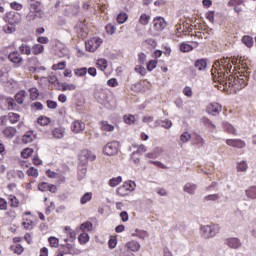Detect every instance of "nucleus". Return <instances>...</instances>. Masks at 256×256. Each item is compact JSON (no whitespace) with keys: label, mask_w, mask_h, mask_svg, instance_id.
I'll return each mask as SVG.
<instances>
[{"label":"nucleus","mask_w":256,"mask_h":256,"mask_svg":"<svg viewBox=\"0 0 256 256\" xmlns=\"http://www.w3.org/2000/svg\"><path fill=\"white\" fill-rule=\"evenodd\" d=\"M116 193L119 195V197H127V195H129V190L124 185H122L117 188Z\"/></svg>","instance_id":"nucleus-26"},{"label":"nucleus","mask_w":256,"mask_h":256,"mask_svg":"<svg viewBox=\"0 0 256 256\" xmlns=\"http://www.w3.org/2000/svg\"><path fill=\"white\" fill-rule=\"evenodd\" d=\"M248 199H256V186H251L245 190Z\"/></svg>","instance_id":"nucleus-23"},{"label":"nucleus","mask_w":256,"mask_h":256,"mask_svg":"<svg viewBox=\"0 0 256 256\" xmlns=\"http://www.w3.org/2000/svg\"><path fill=\"white\" fill-rule=\"evenodd\" d=\"M194 65L198 71H205L207 69V61L205 59L196 60Z\"/></svg>","instance_id":"nucleus-19"},{"label":"nucleus","mask_w":256,"mask_h":256,"mask_svg":"<svg viewBox=\"0 0 256 256\" xmlns=\"http://www.w3.org/2000/svg\"><path fill=\"white\" fill-rule=\"evenodd\" d=\"M29 93H30V99L32 101H37V99H39V89H37V88H30L29 89Z\"/></svg>","instance_id":"nucleus-31"},{"label":"nucleus","mask_w":256,"mask_h":256,"mask_svg":"<svg viewBox=\"0 0 256 256\" xmlns=\"http://www.w3.org/2000/svg\"><path fill=\"white\" fill-rule=\"evenodd\" d=\"M201 231L205 239H211V237H215V235L219 233V225L217 224L206 225L201 228Z\"/></svg>","instance_id":"nucleus-2"},{"label":"nucleus","mask_w":256,"mask_h":256,"mask_svg":"<svg viewBox=\"0 0 256 256\" xmlns=\"http://www.w3.org/2000/svg\"><path fill=\"white\" fill-rule=\"evenodd\" d=\"M28 177H39V170L35 167H31L27 170Z\"/></svg>","instance_id":"nucleus-45"},{"label":"nucleus","mask_w":256,"mask_h":256,"mask_svg":"<svg viewBox=\"0 0 256 256\" xmlns=\"http://www.w3.org/2000/svg\"><path fill=\"white\" fill-rule=\"evenodd\" d=\"M135 71H136V73H139L140 75H142V77H145V75H147V70L145 69V67H143L141 65L136 66Z\"/></svg>","instance_id":"nucleus-55"},{"label":"nucleus","mask_w":256,"mask_h":256,"mask_svg":"<svg viewBox=\"0 0 256 256\" xmlns=\"http://www.w3.org/2000/svg\"><path fill=\"white\" fill-rule=\"evenodd\" d=\"M25 97H27V92L24 90H21L20 92H18L15 95V101L19 104V105H23V103L25 102Z\"/></svg>","instance_id":"nucleus-18"},{"label":"nucleus","mask_w":256,"mask_h":256,"mask_svg":"<svg viewBox=\"0 0 256 256\" xmlns=\"http://www.w3.org/2000/svg\"><path fill=\"white\" fill-rule=\"evenodd\" d=\"M2 133L6 139H13V137L17 135V128L8 126L2 131Z\"/></svg>","instance_id":"nucleus-13"},{"label":"nucleus","mask_w":256,"mask_h":256,"mask_svg":"<svg viewBox=\"0 0 256 256\" xmlns=\"http://www.w3.org/2000/svg\"><path fill=\"white\" fill-rule=\"evenodd\" d=\"M38 190L42 192L49 191V184L47 182L38 184Z\"/></svg>","instance_id":"nucleus-58"},{"label":"nucleus","mask_w":256,"mask_h":256,"mask_svg":"<svg viewBox=\"0 0 256 256\" xmlns=\"http://www.w3.org/2000/svg\"><path fill=\"white\" fill-rule=\"evenodd\" d=\"M74 75H76V77H85V75H87V67L75 68Z\"/></svg>","instance_id":"nucleus-29"},{"label":"nucleus","mask_w":256,"mask_h":256,"mask_svg":"<svg viewBox=\"0 0 256 256\" xmlns=\"http://www.w3.org/2000/svg\"><path fill=\"white\" fill-rule=\"evenodd\" d=\"M116 29L117 28L115 27V25H112V24H108L105 27L106 33H108L109 35H113V33H115Z\"/></svg>","instance_id":"nucleus-57"},{"label":"nucleus","mask_w":256,"mask_h":256,"mask_svg":"<svg viewBox=\"0 0 256 256\" xmlns=\"http://www.w3.org/2000/svg\"><path fill=\"white\" fill-rule=\"evenodd\" d=\"M32 141H33V136L29 132L22 137L23 143H31Z\"/></svg>","instance_id":"nucleus-61"},{"label":"nucleus","mask_w":256,"mask_h":256,"mask_svg":"<svg viewBox=\"0 0 256 256\" xmlns=\"http://www.w3.org/2000/svg\"><path fill=\"white\" fill-rule=\"evenodd\" d=\"M202 123H204V125H207V127H211L212 129H216L215 124H213V122H211V120L207 117L202 118Z\"/></svg>","instance_id":"nucleus-56"},{"label":"nucleus","mask_w":256,"mask_h":256,"mask_svg":"<svg viewBox=\"0 0 256 256\" xmlns=\"http://www.w3.org/2000/svg\"><path fill=\"white\" fill-rule=\"evenodd\" d=\"M223 127H224V131H226V133H230V135H237V130L230 123L224 122Z\"/></svg>","instance_id":"nucleus-22"},{"label":"nucleus","mask_w":256,"mask_h":256,"mask_svg":"<svg viewBox=\"0 0 256 256\" xmlns=\"http://www.w3.org/2000/svg\"><path fill=\"white\" fill-rule=\"evenodd\" d=\"M124 187L128 190V193H131V191H135V187H137V184H135V181L128 180L123 183Z\"/></svg>","instance_id":"nucleus-24"},{"label":"nucleus","mask_w":256,"mask_h":256,"mask_svg":"<svg viewBox=\"0 0 256 256\" xmlns=\"http://www.w3.org/2000/svg\"><path fill=\"white\" fill-rule=\"evenodd\" d=\"M82 156L85 157V159H87V161H95V159H97V156H95L89 150H83L82 151Z\"/></svg>","instance_id":"nucleus-28"},{"label":"nucleus","mask_w":256,"mask_h":256,"mask_svg":"<svg viewBox=\"0 0 256 256\" xmlns=\"http://www.w3.org/2000/svg\"><path fill=\"white\" fill-rule=\"evenodd\" d=\"M48 241H49L51 247H54V248L59 247V238L51 236L48 239Z\"/></svg>","instance_id":"nucleus-49"},{"label":"nucleus","mask_w":256,"mask_h":256,"mask_svg":"<svg viewBox=\"0 0 256 256\" xmlns=\"http://www.w3.org/2000/svg\"><path fill=\"white\" fill-rule=\"evenodd\" d=\"M123 119L127 125H133L135 123V116L133 115H124Z\"/></svg>","instance_id":"nucleus-47"},{"label":"nucleus","mask_w":256,"mask_h":256,"mask_svg":"<svg viewBox=\"0 0 256 256\" xmlns=\"http://www.w3.org/2000/svg\"><path fill=\"white\" fill-rule=\"evenodd\" d=\"M146 232L143 230L136 229L135 233L132 234V237H139L140 239H145Z\"/></svg>","instance_id":"nucleus-51"},{"label":"nucleus","mask_w":256,"mask_h":256,"mask_svg":"<svg viewBox=\"0 0 256 256\" xmlns=\"http://www.w3.org/2000/svg\"><path fill=\"white\" fill-rule=\"evenodd\" d=\"M97 65H98V68L100 71H105V69H107V67H109L108 62L105 59H99L97 61Z\"/></svg>","instance_id":"nucleus-38"},{"label":"nucleus","mask_w":256,"mask_h":256,"mask_svg":"<svg viewBox=\"0 0 256 256\" xmlns=\"http://www.w3.org/2000/svg\"><path fill=\"white\" fill-rule=\"evenodd\" d=\"M44 50H45V47L41 44H36L32 47L33 55H41V53H43Z\"/></svg>","instance_id":"nucleus-27"},{"label":"nucleus","mask_w":256,"mask_h":256,"mask_svg":"<svg viewBox=\"0 0 256 256\" xmlns=\"http://www.w3.org/2000/svg\"><path fill=\"white\" fill-rule=\"evenodd\" d=\"M65 67H67V63L65 61L59 62L58 64H54L52 66L53 71H57V70H63L65 69Z\"/></svg>","instance_id":"nucleus-46"},{"label":"nucleus","mask_w":256,"mask_h":256,"mask_svg":"<svg viewBox=\"0 0 256 256\" xmlns=\"http://www.w3.org/2000/svg\"><path fill=\"white\" fill-rule=\"evenodd\" d=\"M122 181H123V177H121V176L111 178L109 180V186L110 187H117V185H119V183H121Z\"/></svg>","instance_id":"nucleus-37"},{"label":"nucleus","mask_w":256,"mask_h":256,"mask_svg":"<svg viewBox=\"0 0 256 256\" xmlns=\"http://www.w3.org/2000/svg\"><path fill=\"white\" fill-rule=\"evenodd\" d=\"M153 23L156 32H151V35L152 37H157V35L167 27V22L163 17H156L154 18Z\"/></svg>","instance_id":"nucleus-4"},{"label":"nucleus","mask_w":256,"mask_h":256,"mask_svg":"<svg viewBox=\"0 0 256 256\" xmlns=\"http://www.w3.org/2000/svg\"><path fill=\"white\" fill-rule=\"evenodd\" d=\"M51 123V119L46 116H40L38 117V124L41 125L42 127H45V125H49Z\"/></svg>","instance_id":"nucleus-39"},{"label":"nucleus","mask_w":256,"mask_h":256,"mask_svg":"<svg viewBox=\"0 0 256 256\" xmlns=\"http://www.w3.org/2000/svg\"><path fill=\"white\" fill-rule=\"evenodd\" d=\"M65 231L67 232V235L72 239V241H75L77 239V233L71 229V227L66 226Z\"/></svg>","instance_id":"nucleus-43"},{"label":"nucleus","mask_w":256,"mask_h":256,"mask_svg":"<svg viewBox=\"0 0 256 256\" xmlns=\"http://www.w3.org/2000/svg\"><path fill=\"white\" fill-rule=\"evenodd\" d=\"M7 117L8 121H10L12 125H15V123H19V120L21 119V116L15 112L8 113Z\"/></svg>","instance_id":"nucleus-20"},{"label":"nucleus","mask_w":256,"mask_h":256,"mask_svg":"<svg viewBox=\"0 0 256 256\" xmlns=\"http://www.w3.org/2000/svg\"><path fill=\"white\" fill-rule=\"evenodd\" d=\"M48 109H57V103L53 100L46 101Z\"/></svg>","instance_id":"nucleus-64"},{"label":"nucleus","mask_w":256,"mask_h":256,"mask_svg":"<svg viewBox=\"0 0 256 256\" xmlns=\"http://www.w3.org/2000/svg\"><path fill=\"white\" fill-rule=\"evenodd\" d=\"M183 191L189 195H195V191H197V184L188 182L184 185Z\"/></svg>","instance_id":"nucleus-14"},{"label":"nucleus","mask_w":256,"mask_h":256,"mask_svg":"<svg viewBox=\"0 0 256 256\" xmlns=\"http://www.w3.org/2000/svg\"><path fill=\"white\" fill-rule=\"evenodd\" d=\"M180 140L182 141V143H187L188 141L191 140V134H189V132H184V133L180 136Z\"/></svg>","instance_id":"nucleus-53"},{"label":"nucleus","mask_w":256,"mask_h":256,"mask_svg":"<svg viewBox=\"0 0 256 256\" xmlns=\"http://www.w3.org/2000/svg\"><path fill=\"white\" fill-rule=\"evenodd\" d=\"M9 201L11 203V207H19V199L15 196H10Z\"/></svg>","instance_id":"nucleus-59"},{"label":"nucleus","mask_w":256,"mask_h":256,"mask_svg":"<svg viewBox=\"0 0 256 256\" xmlns=\"http://www.w3.org/2000/svg\"><path fill=\"white\" fill-rule=\"evenodd\" d=\"M239 5H243V0H230L228 3H227V6L228 7H237Z\"/></svg>","instance_id":"nucleus-52"},{"label":"nucleus","mask_w":256,"mask_h":256,"mask_svg":"<svg viewBox=\"0 0 256 256\" xmlns=\"http://www.w3.org/2000/svg\"><path fill=\"white\" fill-rule=\"evenodd\" d=\"M217 199H220L219 194H209L204 197L205 201H217Z\"/></svg>","instance_id":"nucleus-54"},{"label":"nucleus","mask_w":256,"mask_h":256,"mask_svg":"<svg viewBox=\"0 0 256 256\" xmlns=\"http://www.w3.org/2000/svg\"><path fill=\"white\" fill-rule=\"evenodd\" d=\"M101 43H103V39L99 37H93L87 42H85L86 51L90 53H95L99 47H101Z\"/></svg>","instance_id":"nucleus-3"},{"label":"nucleus","mask_w":256,"mask_h":256,"mask_svg":"<svg viewBox=\"0 0 256 256\" xmlns=\"http://www.w3.org/2000/svg\"><path fill=\"white\" fill-rule=\"evenodd\" d=\"M0 103H4L8 111H15L17 109V104L15 103V100L11 97L1 95Z\"/></svg>","instance_id":"nucleus-7"},{"label":"nucleus","mask_w":256,"mask_h":256,"mask_svg":"<svg viewBox=\"0 0 256 256\" xmlns=\"http://www.w3.org/2000/svg\"><path fill=\"white\" fill-rule=\"evenodd\" d=\"M85 175H87V168L82 167L78 169V180L81 181L85 179Z\"/></svg>","instance_id":"nucleus-48"},{"label":"nucleus","mask_w":256,"mask_h":256,"mask_svg":"<svg viewBox=\"0 0 256 256\" xmlns=\"http://www.w3.org/2000/svg\"><path fill=\"white\" fill-rule=\"evenodd\" d=\"M149 21H151V16L147 15L146 13L141 14L139 19L140 25H149Z\"/></svg>","instance_id":"nucleus-32"},{"label":"nucleus","mask_w":256,"mask_h":256,"mask_svg":"<svg viewBox=\"0 0 256 256\" xmlns=\"http://www.w3.org/2000/svg\"><path fill=\"white\" fill-rule=\"evenodd\" d=\"M118 152H119V142L117 141L109 142L103 148L104 155H108V157L117 155Z\"/></svg>","instance_id":"nucleus-5"},{"label":"nucleus","mask_w":256,"mask_h":256,"mask_svg":"<svg viewBox=\"0 0 256 256\" xmlns=\"http://www.w3.org/2000/svg\"><path fill=\"white\" fill-rule=\"evenodd\" d=\"M247 163L246 162H240L238 165H237V169L238 171H247Z\"/></svg>","instance_id":"nucleus-63"},{"label":"nucleus","mask_w":256,"mask_h":256,"mask_svg":"<svg viewBox=\"0 0 256 256\" xmlns=\"http://www.w3.org/2000/svg\"><path fill=\"white\" fill-rule=\"evenodd\" d=\"M180 51L182 53H189V51H193V46L184 42L180 45Z\"/></svg>","instance_id":"nucleus-41"},{"label":"nucleus","mask_w":256,"mask_h":256,"mask_svg":"<svg viewBox=\"0 0 256 256\" xmlns=\"http://www.w3.org/2000/svg\"><path fill=\"white\" fill-rule=\"evenodd\" d=\"M31 155H33L32 148H26L21 152V157H23V159H29V157H31Z\"/></svg>","instance_id":"nucleus-42"},{"label":"nucleus","mask_w":256,"mask_h":256,"mask_svg":"<svg viewBox=\"0 0 256 256\" xmlns=\"http://www.w3.org/2000/svg\"><path fill=\"white\" fill-rule=\"evenodd\" d=\"M19 51L22 53V55H31V47H29L27 44H22L19 47Z\"/></svg>","instance_id":"nucleus-36"},{"label":"nucleus","mask_w":256,"mask_h":256,"mask_svg":"<svg viewBox=\"0 0 256 256\" xmlns=\"http://www.w3.org/2000/svg\"><path fill=\"white\" fill-rule=\"evenodd\" d=\"M62 91H75L77 89V86L75 84H69L67 82H64L61 84Z\"/></svg>","instance_id":"nucleus-34"},{"label":"nucleus","mask_w":256,"mask_h":256,"mask_svg":"<svg viewBox=\"0 0 256 256\" xmlns=\"http://www.w3.org/2000/svg\"><path fill=\"white\" fill-rule=\"evenodd\" d=\"M226 144H228L229 147H236V149H243V147H245V142L239 139H227Z\"/></svg>","instance_id":"nucleus-12"},{"label":"nucleus","mask_w":256,"mask_h":256,"mask_svg":"<svg viewBox=\"0 0 256 256\" xmlns=\"http://www.w3.org/2000/svg\"><path fill=\"white\" fill-rule=\"evenodd\" d=\"M213 68L215 69V75H214V81H217L220 83V85L229 87H234V89H237L239 85V81H235L231 83V79H237V76H227L229 73H231V69H233V65H231V59L230 58H221L220 60L216 61L213 65Z\"/></svg>","instance_id":"nucleus-1"},{"label":"nucleus","mask_w":256,"mask_h":256,"mask_svg":"<svg viewBox=\"0 0 256 256\" xmlns=\"http://www.w3.org/2000/svg\"><path fill=\"white\" fill-rule=\"evenodd\" d=\"M164 129H171V127H173V122H171V120H162V126Z\"/></svg>","instance_id":"nucleus-60"},{"label":"nucleus","mask_w":256,"mask_h":256,"mask_svg":"<svg viewBox=\"0 0 256 256\" xmlns=\"http://www.w3.org/2000/svg\"><path fill=\"white\" fill-rule=\"evenodd\" d=\"M100 127H101L102 131H106V132L115 131V126L109 124L108 121H101L100 122Z\"/></svg>","instance_id":"nucleus-21"},{"label":"nucleus","mask_w":256,"mask_h":256,"mask_svg":"<svg viewBox=\"0 0 256 256\" xmlns=\"http://www.w3.org/2000/svg\"><path fill=\"white\" fill-rule=\"evenodd\" d=\"M11 249L17 255H21V253H23V251H24V248L21 244H15L11 247Z\"/></svg>","instance_id":"nucleus-44"},{"label":"nucleus","mask_w":256,"mask_h":256,"mask_svg":"<svg viewBox=\"0 0 256 256\" xmlns=\"http://www.w3.org/2000/svg\"><path fill=\"white\" fill-rule=\"evenodd\" d=\"M242 43L246 45V47H253V38L251 36H243L242 37Z\"/></svg>","instance_id":"nucleus-40"},{"label":"nucleus","mask_w":256,"mask_h":256,"mask_svg":"<svg viewBox=\"0 0 256 256\" xmlns=\"http://www.w3.org/2000/svg\"><path fill=\"white\" fill-rule=\"evenodd\" d=\"M227 245L231 249H239V247H241V240L238 238H229L227 240Z\"/></svg>","instance_id":"nucleus-15"},{"label":"nucleus","mask_w":256,"mask_h":256,"mask_svg":"<svg viewBox=\"0 0 256 256\" xmlns=\"http://www.w3.org/2000/svg\"><path fill=\"white\" fill-rule=\"evenodd\" d=\"M78 241L80 243V245H85L87 243H89V234L87 233H82L78 236Z\"/></svg>","instance_id":"nucleus-35"},{"label":"nucleus","mask_w":256,"mask_h":256,"mask_svg":"<svg viewBox=\"0 0 256 256\" xmlns=\"http://www.w3.org/2000/svg\"><path fill=\"white\" fill-rule=\"evenodd\" d=\"M127 19H129V16L125 12H121L117 15V22L119 23V25H123V23H125Z\"/></svg>","instance_id":"nucleus-33"},{"label":"nucleus","mask_w":256,"mask_h":256,"mask_svg":"<svg viewBox=\"0 0 256 256\" xmlns=\"http://www.w3.org/2000/svg\"><path fill=\"white\" fill-rule=\"evenodd\" d=\"M220 111H222V107L217 102L211 103L207 107V113H209V115H213V117H217Z\"/></svg>","instance_id":"nucleus-9"},{"label":"nucleus","mask_w":256,"mask_h":256,"mask_svg":"<svg viewBox=\"0 0 256 256\" xmlns=\"http://www.w3.org/2000/svg\"><path fill=\"white\" fill-rule=\"evenodd\" d=\"M5 21L9 25H19L21 23V14L15 11L8 12L5 15Z\"/></svg>","instance_id":"nucleus-6"},{"label":"nucleus","mask_w":256,"mask_h":256,"mask_svg":"<svg viewBox=\"0 0 256 256\" xmlns=\"http://www.w3.org/2000/svg\"><path fill=\"white\" fill-rule=\"evenodd\" d=\"M93 199V193L86 192L80 199L81 205H85L86 203H89V201Z\"/></svg>","instance_id":"nucleus-25"},{"label":"nucleus","mask_w":256,"mask_h":256,"mask_svg":"<svg viewBox=\"0 0 256 256\" xmlns=\"http://www.w3.org/2000/svg\"><path fill=\"white\" fill-rule=\"evenodd\" d=\"M3 31L4 33H15V31H17V28L15 27V24H6L3 26Z\"/></svg>","instance_id":"nucleus-30"},{"label":"nucleus","mask_w":256,"mask_h":256,"mask_svg":"<svg viewBox=\"0 0 256 256\" xmlns=\"http://www.w3.org/2000/svg\"><path fill=\"white\" fill-rule=\"evenodd\" d=\"M126 247L130 251L137 253V251H139V249H141V244H139V242H137V241H130L126 244Z\"/></svg>","instance_id":"nucleus-17"},{"label":"nucleus","mask_w":256,"mask_h":256,"mask_svg":"<svg viewBox=\"0 0 256 256\" xmlns=\"http://www.w3.org/2000/svg\"><path fill=\"white\" fill-rule=\"evenodd\" d=\"M8 59L9 61H11V63H14L16 67H21V65L23 64V57H21V54H19L18 51L11 52L8 55Z\"/></svg>","instance_id":"nucleus-8"},{"label":"nucleus","mask_w":256,"mask_h":256,"mask_svg":"<svg viewBox=\"0 0 256 256\" xmlns=\"http://www.w3.org/2000/svg\"><path fill=\"white\" fill-rule=\"evenodd\" d=\"M238 81V86H236V91H241V89H245L247 87V76L243 75V78L237 76V78H231V83H235Z\"/></svg>","instance_id":"nucleus-10"},{"label":"nucleus","mask_w":256,"mask_h":256,"mask_svg":"<svg viewBox=\"0 0 256 256\" xmlns=\"http://www.w3.org/2000/svg\"><path fill=\"white\" fill-rule=\"evenodd\" d=\"M157 63H158L157 60H150L147 63V71H153V69H156L157 68Z\"/></svg>","instance_id":"nucleus-50"},{"label":"nucleus","mask_w":256,"mask_h":256,"mask_svg":"<svg viewBox=\"0 0 256 256\" xmlns=\"http://www.w3.org/2000/svg\"><path fill=\"white\" fill-rule=\"evenodd\" d=\"M52 135L53 137H55V139H63V137H65V128L63 127L55 128L52 131Z\"/></svg>","instance_id":"nucleus-16"},{"label":"nucleus","mask_w":256,"mask_h":256,"mask_svg":"<svg viewBox=\"0 0 256 256\" xmlns=\"http://www.w3.org/2000/svg\"><path fill=\"white\" fill-rule=\"evenodd\" d=\"M71 129L73 133H81V131H85V123L81 120H75L71 124Z\"/></svg>","instance_id":"nucleus-11"},{"label":"nucleus","mask_w":256,"mask_h":256,"mask_svg":"<svg viewBox=\"0 0 256 256\" xmlns=\"http://www.w3.org/2000/svg\"><path fill=\"white\" fill-rule=\"evenodd\" d=\"M205 140L201 136H196L195 145L197 147H203Z\"/></svg>","instance_id":"nucleus-62"}]
</instances>
